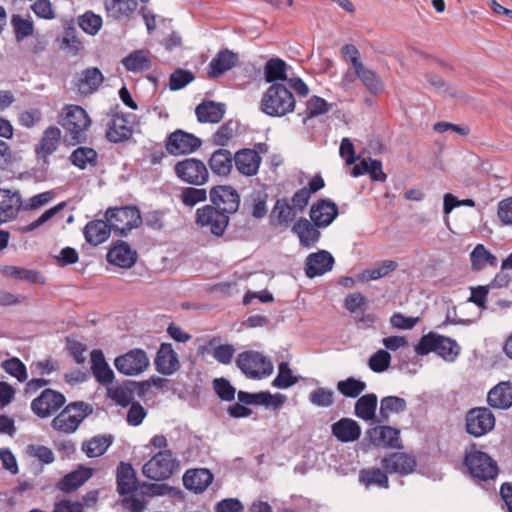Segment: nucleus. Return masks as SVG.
Returning a JSON list of instances; mask_svg holds the SVG:
<instances>
[{
	"label": "nucleus",
	"instance_id": "nucleus-1",
	"mask_svg": "<svg viewBox=\"0 0 512 512\" xmlns=\"http://www.w3.org/2000/svg\"><path fill=\"white\" fill-rule=\"evenodd\" d=\"M148 447L158 450V452L143 465V475L155 481H163L172 477L179 469V461L174 452L169 449L167 437L163 434H155L150 439Z\"/></svg>",
	"mask_w": 512,
	"mask_h": 512
},
{
	"label": "nucleus",
	"instance_id": "nucleus-2",
	"mask_svg": "<svg viewBox=\"0 0 512 512\" xmlns=\"http://www.w3.org/2000/svg\"><path fill=\"white\" fill-rule=\"evenodd\" d=\"M57 121L64 130V141L67 144L75 146L86 142L92 120L83 107L65 105L59 112Z\"/></svg>",
	"mask_w": 512,
	"mask_h": 512
},
{
	"label": "nucleus",
	"instance_id": "nucleus-3",
	"mask_svg": "<svg viewBox=\"0 0 512 512\" xmlns=\"http://www.w3.org/2000/svg\"><path fill=\"white\" fill-rule=\"evenodd\" d=\"M296 101L292 92L282 83L271 84L264 92L260 110L271 117H283L294 111Z\"/></svg>",
	"mask_w": 512,
	"mask_h": 512
},
{
	"label": "nucleus",
	"instance_id": "nucleus-4",
	"mask_svg": "<svg viewBox=\"0 0 512 512\" xmlns=\"http://www.w3.org/2000/svg\"><path fill=\"white\" fill-rule=\"evenodd\" d=\"M460 350V346L454 339L434 332L423 335L415 346V352L418 355L423 356L435 352L449 362H453L458 357Z\"/></svg>",
	"mask_w": 512,
	"mask_h": 512
},
{
	"label": "nucleus",
	"instance_id": "nucleus-5",
	"mask_svg": "<svg viewBox=\"0 0 512 512\" xmlns=\"http://www.w3.org/2000/svg\"><path fill=\"white\" fill-rule=\"evenodd\" d=\"M93 412L91 405L75 401L66 405L51 421V427L61 433H74L83 420Z\"/></svg>",
	"mask_w": 512,
	"mask_h": 512
},
{
	"label": "nucleus",
	"instance_id": "nucleus-6",
	"mask_svg": "<svg viewBox=\"0 0 512 512\" xmlns=\"http://www.w3.org/2000/svg\"><path fill=\"white\" fill-rule=\"evenodd\" d=\"M104 217L112 231L120 237L127 236L132 229L138 228L142 223L140 210L134 205L110 207Z\"/></svg>",
	"mask_w": 512,
	"mask_h": 512
},
{
	"label": "nucleus",
	"instance_id": "nucleus-7",
	"mask_svg": "<svg viewBox=\"0 0 512 512\" xmlns=\"http://www.w3.org/2000/svg\"><path fill=\"white\" fill-rule=\"evenodd\" d=\"M236 365L248 378L261 379L273 372L272 362L258 351H244L238 354Z\"/></svg>",
	"mask_w": 512,
	"mask_h": 512
},
{
	"label": "nucleus",
	"instance_id": "nucleus-8",
	"mask_svg": "<svg viewBox=\"0 0 512 512\" xmlns=\"http://www.w3.org/2000/svg\"><path fill=\"white\" fill-rule=\"evenodd\" d=\"M464 464L474 478L481 480L494 479L498 474V466L487 453L476 450L475 445L465 454Z\"/></svg>",
	"mask_w": 512,
	"mask_h": 512
},
{
	"label": "nucleus",
	"instance_id": "nucleus-9",
	"mask_svg": "<svg viewBox=\"0 0 512 512\" xmlns=\"http://www.w3.org/2000/svg\"><path fill=\"white\" fill-rule=\"evenodd\" d=\"M66 397L63 393L45 388L31 402L32 412L39 418L45 419L54 415L61 407L64 406Z\"/></svg>",
	"mask_w": 512,
	"mask_h": 512
},
{
	"label": "nucleus",
	"instance_id": "nucleus-10",
	"mask_svg": "<svg viewBox=\"0 0 512 512\" xmlns=\"http://www.w3.org/2000/svg\"><path fill=\"white\" fill-rule=\"evenodd\" d=\"M174 171L179 179L191 185H204L209 173L203 161L196 158H186L175 164Z\"/></svg>",
	"mask_w": 512,
	"mask_h": 512
},
{
	"label": "nucleus",
	"instance_id": "nucleus-11",
	"mask_svg": "<svg viewBox=\"0 0 512 512\" xmlns=\"http://www.w3.org/2000/svg\"><path fill=\"white\" fill-rule=\"evenodd\" d=\"M196 224L207 228L213 235L222 236L228 226L229 216L212 205H205L196 211Z\"/></svg>",
	"mask_w": 512,
	"mask_h": 512
},
{
	"label": "nucleus",
	"instance_id": "nucleus-12",
	"mask_svg": "<svg viewBox=\"0 0 512 512\" xmlns=\"http://www.w3.org/2000/svg\"><path fill=\"white\" fill-rule=\"evenodd\" d=\"M466 431L474 437L488 434L495 427V416L486 407L470 409L465 416Z\"/></svg>",
	"mask_w": 512,
	"mask_h": 512
},
{
	"label": "nucleus",
	"instance_id": "nucleus-13",
	"mask_svg": "<svg viewBox=\"0 0 512 512\" xmlns=\"http://www.w3.org/2000/svg\"><path fill=\"white\" fill-rule=\"evenodd\" d=\"M114 365L118 372L127 376H136L149 366V358L142 349H132L115 358Z\"/></svg>",
	"mask_w": 512,
	"mask_h": 512
},
{
	"label": "nucleus",
	"instance_id": "nucleus-14",
	"mask_svg": "<svg viewBox=\"0 0 512 512\" xmlns=\"http://www.w3.org/2000/svg\"><path fill=\"white\" fill-rule=\"evenodd\" d=\"M200 146L201 140L198 137L180 129L169 134L165 141L167 152L174 156L193 153Z\"/></svg>",
	"mask_w": 512,
	"mask_h": 512
},
{
	"label": "nucleus",
	"instance_id": "nucleus-15",
	"mask_svg": "<svg viewBox=\"0 0 512 512\" xmlns=\"http://www.w3.org/2000/svg\"><path fill=\"white\" fill-rule=\"evenodd\" d=\"M212 206L216 207L228 216L235 213L240 205V196L231 186H216L210 190Z\"/></svg>",
	"mask_w": 512,
	"mask_h": 512
},
{
	"label": "nucleus",
	"instance_id": "nucleus-16",
	"mask_svg": "<svg viewBox=\"0 0 512 512\" xmlns=\"http://www.w3.org/2000/svg\"><path fill=\"white\" fill-rule=\"evenodd\" d=\"M138 258L137 251L123 240L115 241L109 248L106 259L111 265L122 269H130Z\"/></svg>",
	"mask_w": 512,
	"mask_h": 512
},
{
	"label": "nucleus",
	"instance_id": "nucleus-17",
	"mask_svg": "<svg viewBox=\"0 0 512 512\" xmlns=\"http://www.w3.org/2000/svg\"><path fill=\"white\" fill-rule=\"evenodd\" d=\"M335 260L330 252L319 250L307 256L305 261V274L308 278H315L332 270Z\"/></svg>",
	"mask_w": 512,
	"mask_h": 512
},
{
	"label": "nucleus",
	"instance_id": "nucleus-18",
	"mask_svg": "<svg viewBox=\"0 0 512 512\" xmlns=\"http://www.w3.org/2000/svg\"><path fill=\"white\" fill-rule=\"evenodd\" d=\"M338 213L336 203L327 199H319L310 207L309 216L310 220L315 223L317 227L325 228L334 221Z\"/></svg>",
	"mask_w": 512,
	"mask_h": 512
},
{
	"label": "nucleus",
	"instance_id": "nucleus-19",
	"mask_svg": "<svg viewBox=\"0 0 512 512\" xmlns=\"http://www.w3.org/2000/svg\"><path fill=\"white\" fill-rule=\"evenodd\" d=\"M106 126V138L113 143L126 141L133 133L132 127L124 114L109 113Z\"/></svg>",
	"mask_w": 512,
	"mask_h": 512
},
{
	"label": "nucleus",
	"instance_id": "nucleus-20",
	"mask_svg": "<svg viewBox=\"0 0 512 512\" xmlns=\"http://www.w3.org/2000/svg\"><path fill=\"white\" fill-rule=\"evenodd\" d=\"M374 446L401 448L400 430L388 425L376 426L367 431Z\"/></svg>",
	"mask_w": 512,
	"mask_h": 512
},
{
	"label": "nucleus",
	"instance_id": "nucleus-21",
	"mask_svg": "<svg viewBox=\"0 0 512 512\" xmlns=\"http://www.w3.org/2000/svg\"><path fill=\"white\" fill-rule=\"evenodd\" d=\"M381 465L389 474L397 473L400 475H408L414 471L416 461L414 457L406 453L394 452L384 457L381 461Z\"/></svg>",
	"mask_w": 512,
	"mask_h": 512
},
{
	"label": "nucleus",
	"instance_id": "nucleus-22",
	"mask_svg": "<svg viewBox=\"0 0 512 512\" xmlns=\"http://www.w3.org/2000/svg\"><path fill=\"white\" fill-rule=\"evenodd\" d=\"M262 158L259 153L253 149L244 148L237 151L234 155V163L237 171L247 177L258 173Z\"/></svg>",
	"mask_w": 512,
	"mask_h": 512
},
{
	"label": "nucleus",
	"instance_id": "nucleus-23",
	"mask_svg": "<svg viewBox=\"0 0 512 512\" xmlns=\"http://www.w3.org/2000/svg\"><path fill=\"white\" fill-rule=\"evenodd\" d=\"M321 227H317L315 223L304 217H300L292 226V232L297 235L299 243L302 247L311 248L319 241Z\"/></svg>",
	"mask_w": 512,
	"mask_h": 512
},
{
	"label": "nucleus",
	"instance_id": "nucleus-24",
	"mask_svg": "<svg viewBox=\"0 0 512 512\" xmlns=\"http://www.w3.org/2000/svg\"><path fill=\"white\" fill-rule=\"evenodd\" d=\"M22 199L18 192L0 189V224L15 219L21 209Z\"/></svg>",
	"mask_w": 512,
	"mask_h": 512
},
{
	"label": "nucleus",
	"instance_id": "nucleus-25",
	"mask_svg": "<svg viewBox=\"0 0 512 512\" xmlns=\"http://www.w3.org/2000/svg\"><path fill=\"white\" fill-rule=\"evenodd\" d=\"M154 363L156 370L163 375H171L180 367L177 354L170 343L160 345Z\"/></svg>",
	"mask_w": 512,
	"mask_h": 512
},
{
	"label": "nucleus",
	"instance_id": "nucleus-26",
	"mask_svg": "<svg viewBox=\"0 0 512 512\" xmlns=\"http://www.w3.org/2000/svg\"><path fill=\"white\" fill-rule=\"evenodd\" d=\"M60 141L61 130L58 127L50 126L46 128L35 148L37 157L47 162V158L58 149Z\"/></svg>",
	"mask_w": 512,
	"mask_h": 512
},
{
	"label": "nucleus",
	"instance_id": "nucleus-27",
	"mask_svg": "<svg viewBox=\"0 0 512 512\" xmlns=\"http://www.w3.org/2000/svg\"><path fill=\"white\" fill-rule=\"evenodd\" d=\"M297 212L287 198L277 199L270 214L271 223L275 226L288 228L296 222Z\"/></svg>",
	"mask_w": 512,
	"mask_h": 512
},
{
	"label": "nucleus",
	"instance_id": "nucleus-28",
	"mask_svg": "<svg viewBox=\"0 0 512 512\" xmlns=\"http://www.w3.org/2000/svg\"><path fill=\"white\" fill-rule=\"evenodd\" d=\"M239 63V56L231 50L225 49L219 51L209 63V76L216 78L226 71L236 67Z\"/></svg>",
	"mask_w": 512,
	"mask_h": 512
},
{
	"label": "nucleus",
	"instance_id": "nucleus-29",
	"mask_svg": "<svg viewBox=\"0 0 512 512\" xmlns=\"http://www.w3.org/2000/svg\"><path fill=\"white\" fill-rule=\"evenodd\" d=\"M213 478V474L208 469H190L183 475V484L186 489L201 493L212 483Z\"/></svg>",
	"mask_w": 512,
	"mask_h": 512
},
{
	"label": "nucleus",
	"instance_id": "nucleus-30",
	"mask_svg": "<svg viewBox=\"0 0 512 512\" xmlns=\"http://www.w3.org/2000/svg\"><path fill=\"white\" fill-rule=\"evenodd\" d=\"M111 232L112 229L106 219L89 221L83 230L86 242L92 246L104 243L109 238Z\"/></svg>",
	"mask_w": 512,
	"mask_h": 512
},
{
	"label": "nucleus",
	"instance_id": "nucleus-31",
	"mask_svg": "<svg viewBox=\"0 0 512 512\" xmlns=\"http://www.w3.org/2000/svg\"><path fill=\"white\" fill-rule=\"evenodd\" d=\"M93 475V469L80 466L78 469L66 474L58 482L57 487L65 493H70L77 490Z\"/></svg>",
	"mask_w": 512,
	"mask_h": 512
},
{
	"label": "nucleus",
	"instance_id": "nucleus-32",
	"mask_svg": "<svg viewBox=\"0 0 512 512\" xmlns=\"http://www.w3.org/2000/svg\"><path fill=\"white\" fill-rule=\"evenodd\" d=\"M332 434L341 442H353L359 439L361 427L351 418H342L332 425Z\"/></svg>",
	"mask_w": 512,
	"mask_h": 512
},
{
	"label": "nucleus",
	"instance_id": "nucleus-33",
	"mask_svg": "<svg viewBox=\"0 0 512 512\" xmlns=\"http://www.w3.org/2000/svg\"><path fill=\"white\" fill-rule=\"evenodd\" d=\"M91 370L93 376L102 385L112 383L114 372L109 367L101 350L95 349L91 352Z\"/></svg>",
	"mask_w": 512,
	"mask_h": 512
},
{
	"label": "nucleus",
	"instance_id": "nucleus-34",
	"mask_svg": "<svg viewBox=\"0 0 512 512\" xmlns=\"http://www.w3.org/2000/svg\"><path fill=\"white\" fill-rule=\"evenodd\" d=\"M195 114L200 123H219L225 114V105L214 101H203L196 109Z\"/></svg>",
	"mask_w": 512,
	"mask_h": 512
},
{
	"label": "nucleus",
	"instance_id": "nucleus-35",
	"mask_svg": "<svg viewBox=\"0 0 512 512\" xmlns=\"http://www.w3.org/2000/svg\"><path fill=\"white\" fill-rule=\"evenodd\" d=\"M138 482L136 472L131 464L121 462L117 468V491L120 495H127L137 490Z\"/></svg>",
	"mask_w": 512,
	"mask_h": 512
},
{
	"label": "nucleus",
	"instance_id": "nucleus-36",
	"mask_svg": "<svg viewBox=\"0 0 512 512\" xmlns=\"http://www.w3.org/2000/svg\"><path fill=\"white\" fill-rule=\"evenodd\" d=\"M487 401L493 408H509L512 405V386L507 382L499 383L489 391Z\"/></svg>",
	"mask_w": 512,
	"mask_h": 512
},
{
	"label": "nucleus",
	"instance_id": "nucleus-37",
	"mask_svg": "<svg viewBox=\"0 0 512 512\" xmlns=\"http://www.w3.org/2000/svg\"><path fill=\"white\" fill-rule=\"evenodd\" d=\"M234 156L227 150L220 148L213 152L209 159L212 172L219 176H227L233 167Z\"/></svg>",
	"mask_w": 512,
	"mask_h": 512
},
{
	"label": "nucleus",
	"instance_id": "nucleus-38",
	"mask_svg": "<svg viewBox=\"0 0 512 512\" xmlns=\"http://www.w3.org/2000/svg\"><path fill=\"white\" fill-rule=\"evenodd\" d=\"M103 80V74L98 68H87L81 73L78 80V91L83 95H89L98 89Z\"/></svg>",
	"mask_w": 512,
	"mask_h": 512
},
{
	"label": "nucleus",
	"instance_id": "nucleus-39",
	"mask_svg": "<svg viewBox=\"0 0 512 512\" xmlns=\"http://www.w3.org/2000/svg\"><path fill=\"white\" fill-rule=\"evenodd\" d=\"M471 268L474 271H481L486 267H497V257L488 251L483 244H477L470 253Z\"/></svg>",
	"mask_w": 512,
	"mask_h": 512
},
{
	"label": "nucleus",
	"instance_id": "nucleus-40",
	"mask_svg": "<svg viewBox=\"0 0 512 512\" xmlns=\"http://www.w3.org/2000/svg\"><path fill=\"white\" fill-rule=\"evenodd\" d=\"M378 398L374 393H368L360 396L355 402L354 414L364 420L371 421L376 416Z\"/></svg>",
	"mask_w": 512,
	"mask_h": 512
},
{
	"label": "nucleus",
	"instance_id": "nucleus-41",
	"mask_svg": "<svg viewBox=\"0 0 512 512\" xmlns=\"http://www.w3.org/2000/svg\"><path fill=\"white\" fill-rule=\"evenodd\" d=\"M387 472L379 468H364L359 472V481L366 488L377 486L379 488L388 489L389 479Z\"/></svg>",
	"mask_w": 512,
	"mask_h": 512
},
{
	"label": "nucleus",
	"instance_id": "nucleus-42",
	"mask_svg": "<svg viewBox=\"0 0 512 512\" xmlns=\"http://www.w3.org/2000/svg\"><path fill=\"white\" fill-rule=\"evenodd\" d=\"M407 409L404 398L398 396H386L380 401L379 422H388L391 414H398Z\"/></svg>",
	"mask_w": 512,
	"mask_h": 512
},
{
	"label": "nucleus",
	"instance_id": "nucleus-43",
	"mask_svg": "<svg viewBox=\"0 0 512 512\" xmlns=\"http://www.w3.org/2000/svg\"><path fill=\"white\" fill-rule=\"evenodd\" d=\"M123 66L130 72H143L151 68L152 62L147 52L136 50L122 60Z\"/></svg>",
	"mask_w": 512,
	"mask_h": 512
},
{
	"label": "nucleus",
	"instance_id": "nucleus-44",
	"mask_svg": "<svg viewBox=\"0 0 512 512\" xmlns=\"http://www.w3.org/2000/svg\"><path fill=\"white\" fill-rule=\"evenodd\" d=\"M112 444V437L97 435L82 443V451L89 458L102 456Z\"/></svg>",
	"mask_w": 512,
	"mask_h": 512
},
{
	"label": "nucleus",
	"instance_id": "nucleus-45",
	"mask_svg": "<svg viewBox=\"0 0 512 512\" xmlns=\"http://www.w3.org/2000/svg\"><path fill=\"white\" fill-rule=\"evenodd\" d=\"M359 80L365 88L373 95H378L384 90V84L381 77L373 70L367 68L364 64L357 69Z\"/></svg>",
	"mask_w": 512,
	"mask_h": 512
},
{
	"label": "nucleus",
	"instance_id": "nucleus-46",
	"mask_svg": "<svg viewBox=\"0 0 512 512\" xmlns=\"http://www.w3.org/2000/svg\"><path fill=\"white\" fill-rule=\"evenodd\" d=\"M264 76L268 83L277 81H288L286 74V63L280 58L269 59L264 66Z\"/></svg>",
	"mask_w": 512,
	"mask_h": 512
},
{
	"label": "nucleus",
	"instance_id": "nucleus-47",
	"mask_svg": "<svg viewBox=\"0 0 512 512\" xmlns=\"http://www.w3.org/2000/svg\"><path fill=\"white\" fill-rule=\"evenodd\" d=\"M71 163L79 169L97 165V152L90 147H78L70 155Z\"/></svg>",
	"mask_w": 512,
	"mask_h": 512
},
{
	"label": "nucleus",
	"instance_id": "nucleus-48",
	"mask_svg": "<svg viewBox=\"0 0 512 512\" xmlns=\"http://www.w3.org/2000/svg\"><path fill=\"white\" fill-rule=\"evenodd\" d=\"M4 276L17 280H25L30 283H43L42 276L39 271L26 269L17 266L7 265L1 269Z\"/></svg>",
	"mask_w": 512,
	"mask_h": 512
},
{
	"label": "nucleus",
	"instance_id": "nucleus-49",
	"mask_svg": "<svg viewBox=\"0 0 512 512\" xmlns=\"http://www.w3.org/2000/svg\"><path fill=\"white\" fill-rule=\"evenodd\" d=\"M367 388L364 381L356 379L354 377H348L345 380H341L337 383V390L344 397L357 398Z\"/></svg>",
	"mask_w": 512,
	"mask_h": 512
},
{
	"label": "nucleus",
	"instance_id": "nucleus-50",
	"mask_svg": "<svg viewBox=\"0 0 512 512\" xmlns=\"http://www.w3.org/2000/svg\"><path fill=\"white\" fill-rule=\"evenodd\" d=\"M238 122L228 120L223 123L213 134L212 142L217 146H226L234 138L238 131Z\"/></svg>",
	"mask_w": 512,
	"mask_h": 512
},
{
	"label": "nucleus",
	"instance_id": "nucleus-51",
	"mask_svg": "<svg viewBox=\"0 0 512 512\" xmlns=\"http://www.w3.org/2000/svg\"><path fill=\"white\" fill-rule=\"evenodd\" d=\"M397 267L396 261L384 260L380 264L364 270L361 274V279L363 281L377 280L393 272Z\"/></svg>",
	"mask_w": 512,
	"mask_h": 512
},
{
	"label": "nucleus",
	"instance_id": "nucleus-52",
	"mask_svg": "<svg viewBox=\"0 0 512 512\" xmlns=\"http://www.w3.org/2000/svg\"><path fill=\"white\" fill-rule=\"evenodd\" d=\"M298 382V378L293 375L287 362H281L278 365V375L273 380L272 385L279 389H287Z\"/></svg>",
	"mask_w": 512,
	"mask_h": 512
},
{
	"label": "nucleus",
	"instance_id": "nucleus-53",
	"mask_svg": "<svg viewBox=\"0 0 512 512\" xmlns=\"http://www.w3.org/2000/svg\"><path fill=\"white\" fill-rule=\"evenodd\" d=\"M1 366L6 373L15 377L19 382H25L28 378L25 364L17 357L3 361Z\"/></svg>",
	"mask_w": 512,
	"mask_h": 512
},
{
	"label": "nucleus",
	"instance_id": "nucleus-54",
	"mask_svg": "<svg viewBox=\"0 0 512 512\" xmlns=\"http://www.w3.org/2000/svg\"><path fill=\"white\" fill-rule=\"evenodd\" d=\"M179 198L187 207H193L207 199V192L203 188L184 187L180 191Z\"/></svg>",
	"mask_w": 512,
	"mask_h": 512
},
{
	"label": "nucleus",
	"instance_id": "nucleus-55",
	"mask_svg": "<svg viewBox=\"0 0 512 512\" xmlns=\"http://www.w3.org/2000/svg\"><path fill=\"white\" fill-rule=\"evenodd\" d=\"M79 26L90 35H95L102 27V17L92 11L85 12L79 18Z\"/></svg>",
	"mask_w": 512,
	"mask_h": 512
},
{
	"label": "nucleus",
	"instance_id": "nucleus-56",
	"mask_svg": "<svg viewBox=\"0 0 512 512\" xmlns=\"http://www.w3.org/2000/svg\"><path fill=\"white\" fill-rule=\"evenodd\" d=\"M328 111V102L325 99L314 95L306 103V116L304 118V121L325 114Z\"/></svg>",
	"mask_w": 512,
	"mask_h": 512
},
{
	"label": "nucleus",
	"instance_id": "nucleus-57",
	"mask_svg": "<svg viewBox=\"0 0 512 512\" xmlns=\"http://www.w3.org/2000/svg\"><path fill=\"white\" fill-rule=\"evenodd\" d=\"M309 401L318 407H330L334 402V392L330 389L319 387L310 392Z\"/></svg>",
	"mask_w": 512,
	"mask_h": 512
},
{
	"label": "nucleus",
	"instance_id": "nucleus-58",
	"mask_svg": "<svg viewBox=\"0 0 512 512\" xmlns=\"http://www.w3.org/2000/svg\"><path fill=\"white\" fill-rule=\"evenodd\" d=\"M390 362V354L386 350L380 349L369 358V367L372 371L381 373L389 368Z\"/></svg>",
	"mask_w": 512,
	"mask_h": 512
},
{
	"label": "nucleus",
	"instance_id": "nucleus-59",
	"mask_svg": "<svg viewBox=\"0 0 512 512\" xmlns=\"http://www.w3.org/2000/svg\"><path fill=\"white\" fill-rule=\"evenodd\" d=\"M194 80V75L183 69H177L170 75L169 88L172 91L180 90Z\"/></svg>",
	"mask_w": 512,
	"mask_h": 512
},
{
	"label": "nucleus",
	"instance_id": "nucleus-60",
	"mask_svg": "<svg viewBox=\"0 0 512 512\" xmlns=\"http://www.w3.org/2000/svg\"><path fill=\"white\" fill-rule=\"evenodd\" d=\"M109 397L119 406L127 407L133 401V392L125 387L117 386L108 390Z\"/></svg>",
	"mask_w": 512,
	"mask_h": 512
},
{
	"label": "nucleus",
	"instance_id": "nucleus-61",
	"mask_svg": "<svg viewBox=\"0 0 512 512\" xmlns=\"http://www.w3.org/2000/svg\"><path fill=\"white\" fill-rule=\"evenodd\" d=\"M213 388L218 397L223 401L234 400L236 390L225 378H217L213 381Z\"/></svg>",
	"mask_w": 512,
	"mask_h": 512
},
{
	"label": "nucleus",
	"instance_id": "nucleus-62",
	"mask_svg": "<svg viewBox=\"0 0 512 512\" xmlns=\"http://www.w3.org/2000/svg\"><path fill=\"white\" fill-rule=\"evenodd\" d=\"M343 60L350 64L352 68H359L364 63L361 60L359 49L354 44H345L340 50Z\"/></svg>",
	"mask_w": 512,
	"mask_h": 512
},
{
	"label": "nucleus",
	"instance_id": "nucleus-63",
	"mask_svg": "<svg viewBox=\"0 0 512 512\" xmlns=\"http://www.w3.org/2000/svg\"><path fill=\"white\" fill-rule=\"evenodd\" d=\"M12 25L14 28L15 36L17 40H22L33 33L32 23L22 18L19 15H14L12 18Z\"/></svg>",
	"mask_w": 512,
	"mask_h": 512
},
{
	"label": "nucleus",
	"instance_id": "nucleus-64",
	"mask_svg": "<svg viewBox=\"0 0 512 512\" xmlns=\"http://www.w3.org/2000/svg\"><path fill=\"white\" fill-rule=\"evenodd\" d=\"M147 416L146 409L137 401L130 404L126 421L130 426H139Z\"/></svg>",
	"mask_w": 512,
	"mask_h": 512
}]
</instances>
